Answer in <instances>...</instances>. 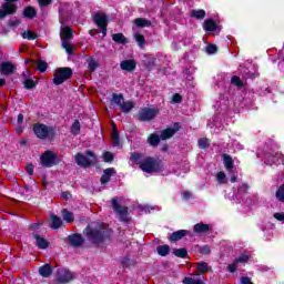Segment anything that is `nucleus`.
<instances>
[{
    "mask_svg": "<svg viewBox=\"0 0 284 284\" xmlns=\"http://www.w3.org/2000/svg\"><path fill=\"white\" fill-rule=\"evenodd\" d=\"M83 234L94 247H100L106 241H112V229L101 223H90Z\"/></svg>",
    "mask_w": 284,
    "mask_h": 284,
    "instance_id": "f257e3e1",
    "label": "nucleus"
},
{
    "mask_svg": "<svg viewBox=\"0 0 284 284\" xmlns=\"http://www.w3.org/2000/svg\"><path fill=\"white\" fill-rule=\"evenodd\" d=\"M141 153H131L130 161L133 163H136L139 165L140 170L142 172H145L146 174H154L159 172H163L165 170V166L163 164V161L161 159L146 156L144 160L141 161Z\"/></svg>",
    "mask_w": 284,
    "mask_h": 284,
    "instance_id": "f03ea898",
    "label": "nucleus"
},
{
    "mask_svg": "<svg viewBox=\"0 0 284 284\" xmlns=\"http://www.w3.org/2000/svg\"><path fill=\"white\" fill-rule=\"evenodd\" d=\"M32 132L34 136L41 141H45V139H54V136H57V128L48 126L41 122L33 124Z\"/></svg>",
    "mask_w": 284,
    "mask_h": 284,
    "instance_id": "7ed1b4c3",
    "label": "nucleus"
},
{
    "mask_svg": "<svg viewBox=\"0 0 284 284\" xmlns=\"http://www.w3.org/2000/svg\"><path fill=\"white\" fill-rule=\"evenodd\" d=\"M74 161L77 165L84 169L92 168L93 165H97V163H99L97 154L94 153V151L91 150H87L84 152V155L81 152L77 153Z\"/></svg>",
    "mask_w": 284,
    "mask_h": 284,
    "instance_id": "20e7f679",
    "label": "nucleus"
},
{
    "mask_svg": "<svg viewBox=\"0 0 284 284\" xmlns=\"http://www.w3.org/2000/svg\"><path fill=\"white\" fill-rule=\"evenodd\" d=\"M72 39H74V30H72V27H61V45L69 57L74 54V48H72L70 44Z\"/></svg>",
    "mask_w": 284,
    "mask_h": 284,
    "instance_id": "39448f33",
    "label": "nucleus"
},
{
    "mask_svg": "<svg viewBox=\"0 0 284 284\" xmlns=\"http://www.w3.org/2000/svg\"><path fill=\"white\" fill-rule=\"evenodd\" d=\"M72 68L70 67H61L55 70L53 74V84L54 85H63L65 81H69V79H72Z\"/></svg>",
    "mask_w": 284,
    "mask_h": 284,
    "instance_id": "423d86ee",
    "label": "nucleus"
},
{
    "mask_svg": "<svg viewBox=\"0 0 284 284\" xmlns=\"http://www.w3.org/2000/svg\"><path fill=\"white\" fill-rule=\"evenodd\" d=\"M156 116H159V109L148 106L140 109L136 114V119L138 121H140V123H148L150 121H154Z\"/></svg>",
    "mask_w": 284,
    "mask_h": 284,
    "instance_id": "0eeeda50",
    "label": "nucleus"
},
{
    "mask_svg": "<svg viewBox=\"0 0 284 284\" xmlns=\"http://www.w3.org/2000/svg\"><path fill=\"white\" fill-rule=\"evenodd\" d=\"M111 205L114 213L119 214L121 223H128L130 221L128 217V206H121V204H119V199L112 197Z\"/></svg>",
    "mask_w": 284,
    "mask_h": 284,
    "instance_id": "6e6552de",
    "label": "nucleus"
},
{
    "mask_svg": "<svg viewBox=\"0 0 284 284\" xmlns=\"http://www.w3.org/2000/svg\"><path fill=\"white\" fill-rule=\"evenodd\" d=\"M42 168H54L57 165V154L52 151H45L40 156Z\"/></svg>",
    "mask_w": 284,
    "mask_h": 284,
    "instance_id": "1a4fd4ad",
    "label": "nucleus"
},
{
    "mask_svg": "<svg viewBox=\"0 0 284 284\" xmlns=\"http://www.w3.org/2000/svg\"><path fill=\"white\" fill-rule=\"evenodd\" d=\"M65 243L70 245V247H82L83 243H85V239H83V235L81 233H73L71 235H68L65 239Z\"/></svg>",
    "mask_w": 284,
    "mask_h": 284,
    "instance_id": "9d476101",
    "label": "nucleus"
},
{
    "mask_svg": "<svg viewBox=\"0 0 284 284\" xmlns=\"http://www.w3.org/2000/svg\"><path fill=\"white\" fill-rule=\"evenodd\" d=\"M12 14H17V4L12 2H4L0 9V19H6V17H10Z\"/></svg>",
    "mask_w": 284,
    "mask_h": 284,
    "instance_id": "9b49d317",
    "label": "nucleus"
},
{
    "mask_svg": "<svg viewBox=\"0 0 284 284\" xmlns=\"http://www.w3.org/2000/svg\"><path fill=\"white\" fill-rule=\"evenodd\" d=\"M179 130H181V123L175 122L173 128H166L161 131L160 139H162V141H168V139H172V136H174Z\"/></svg>",
    "mask_w": 284,
    "mask_h": 284,
    "instance_id": "f8f14e48",
    "label": "nucleus"
},
{
    "mask_svg": "<svg viewBox=\"0 0 284 284\" xmlns=\"http://www.w3.org/2000/svg\"><path fill=\"white\" fill-rule=\"evenodd\" d=\"M55 281L58 284H67L74 281V275L69 270L58 271Z\"/></svg>",
    "mask_w": 284,
    "mask_h": 284,
    "instance_id": "ddd939ff",
    "label": "nucleus"
},
{
    "mask_svg": "<svg viewBox=\"0 0 284 284\" xmlns=\"http://www.w3.org/2000/svg\"><path fill=\"white\" fill-rule=\"evenodd\" d=\"M93 22L99 28H108V26L110 24V19L104 12H98L93 16Z\"/></svg>",
    "mask_w": 284,
    "mask_h": 284,
    "instance_id": "4468645a",
    "label": "nucleus"
},
{
    "mask_svg": "<svg viewBox=\"0 0 284 284\" xmlns=\"http://www.w3.org/2000/svg\"><path fill=\"white\" fill-rule=\"evenodd\" d=\"M114 174H116V170H114V168L105 169L100 179L101 185H108V182L111 181V179H112V176H114Z\"/></svg>",
    "mask_w": 284,
    "mask_h": 284,
    "instance_id": "2eb2a0df",
    "label": "nucleus"
},
{
    "mask_svg": "<svg viewBox=\"0 0 284 284\" xmlns=\"http://www.w3.org/2000/svg\"><path fill=\"white\" fill-rule=\"evenodd\" d=\"M33 239L36 240V245L38 250H48V247H50V241H48L45 237H42L39 234L33 233Z\"/></svg>",
    "mask_w": 284,
    "mask_h": 284,
    "instance_id": "dca6fc26",
    "label": "nucleus"
},
{
    "mask_svg": "<svg viewBox=\"0 0 284 284\" xmlns=\"http://www.w3.org/2000/svg\"><path fill=\"white\" fill-rule=\"evenodd\" d=\"M26 63H27V65H31V68H34V65L37 63V65H38L37 70L39 72H45V70H48V62H45L43 60L34 61V60L27 59Z\"/></svg>",
    "mask_w": 284,
    "mask_h": 284,
    "instance_id": "f3484780",
    "label": "nucleus"
},
{
    "mask_svg": "<svg viewBox=\"0 0 284 284\" xmlns=\"http://www.w3.org/2000/svg\"><path fill=\"white\" fill-rule=\"evenodd\" d=\"M187 234H190V231L187 230L175 231L169 236V241L171 243H176L178 241H181L184 236H187Z\"/></svg>",
    "mask_w": 284,
    "mask_h": 284,
    "instance_id": "a211bd4d",
    "label": "nucleus"
},
{
    "mask_svg": "<svg viewBox=\"0 0 284 284\" xmlns=\"http://www.w3.org/2000/svg\"><path fill=\"white\" fill-rule=\"evenodd\" d=\"M14 70H17V67L12 62H2L0 65V72L6 77L13 74Z\"/></svg>",
    "mask_w": 284,
    "mask_h": 284,
    "instance_id": "6ab92c4d",
    "label": "nucleus"
},
{
    "mask_svg": "<svg viewBox=\"0 0 284 284\" xmlns=\"http://www.w3.org/2000/svg\"><path fill=\"white\" fill-rule=\"evenodd\" d=\"M196 272L197 273L195 274V276H201V274H207V272H212V266H210L207 262H197Z\"/></svg>",
    "mask_w": 284,
    "mask_h": 284,
    "instance_id": "aec40b11",
    "label": "nucleus"
},
{
    "mask_svg": "<svg viewBox=\"0 0 284 284\" xmlns=\"http://www.w3.org/2000/svg\"><path fill=\"white\" fill-rule=\"evenodd\" d=\"M121 70H125L126 72H134L136 70V61L135 60H123L120 63Z\"/></svg>",
    "mask_w": 284,
    "mask_h": 284,
    "instance_id": "412c9836",
    "label": "nucleus"
},
{
    "mask_svg": "<svg viewBox=\"0 0 284 284\" xmlns=\"http://www.w3.org/2000/svg\"><path fill=\"white\" fill-rule=\"evenodd\" d=\"M112 128H113V132L111 135L112 145L113 148H119V145H121V138L119 135V129H116V123L113 122Z\"/></svg>",
    "mask_w": 284,
    "mask_h": 284,
    "instance_id": "4be33fe9",
    "label": "nucleus"
},
{
    "mask_svg": "<svg viewBox=\"0 0 284 284\" xmlns=\"http://www.w3.org/2000/svg\"><path fill=\"white\" fill-rule=\"evenodd\" d=\"M203 30H205V32H216L219 24L212 19H206L203 23Z\"/></svg>",
    "mask_w": 284,
    "mask_h": 284,
    "instance_id": "5701e85b",
    "label": "nucleus"
},
{
    "mask_svg": "<svg viewBox=\"0 0 284 284\" xmlns=\"http://www.w3.org/2000/svg\"><path fill=\"white\" fill-rule=\"evenodd\" d=\"M52 272H53V268L51 264H44L39 267V274L43 278H50V276H52Z\"/></svg>",
    "mask_w": 284,
    "mask_h": 284,
    "instance_id": "b1692460",
    "label": "nucleus"
},
{
    "mask_svg": "<svg viewBox=\"0 0 284 284\" xmlns=\"http://www.w3.org/2000/svg\"><path fill=\"white\" fill-rule=\"evenodd\" d=\"M223 163H224V168L226 170V172H233L234 170V160L231 158L230 154H223Z\"/></svg>",
    "mask_w": 284,
    "mask_h": 284,
    "instance_id": "393cba45",
    "label": "nucleus"
},
{
    "mask_svg": "<svg viewBox=\"0 0 284 284\" xmlns=\"http://www.w3.org/2000/svg\"><path fill=\"white\" fill-rule=\"evenodd\" d=\"M193 232H195V234H206V232H210V225L203 222L197 223L193 226Z\"/></svg>",
    "mask_w": 284,
    "mask_h": 284,
    "instance_id": "a878e982",
    "label": "nucleus"
},
{
    "mask_svg": "<svg viewBox=\"0 0 284 284\" xmlns=\"http://www.w3.org/2000/svg\"><path fill=\"white\" fill-rule=\"evenodd\" d=\"M24 19H34L37 17V9L32 6H28L22 11Z\"/></svg>",
    "mask_w": 284,
    "mask_h": 284,
    "instance_id": "bb28decb",
    "label": "nucleus"
},
{
    "mask_svg": "<svg viewBox=\"0 0 284 284\" xmlns=\"http://www.w3.org/2000/svg\"><path fill=\"white\" fill-rule=\"evenodd\" d=\"M112 41L114 43H119L120 45H128L129 41L128 38L123 33H113L112 36Z\"/></svg>",
    "mask_w": 284,
    "mask_h": 284,
    "instance_id": "cd10ccee",
    "label": "nucleus"
},
{
    "mask_svg": "<svg viewBox=\"0 0 284 284\" xmlns=\"http://www.w3.org/2000/svg\"><path fill=\"white\" fill-rule=\"evenodd\" d=\"M61 225H63V220H61L59 215L51 214V224H50L51 230H59Z\"/></svg>",
    "mask_w": 284,
    "mask_h": 284,
    "instance_id": "c85d7f7f",
    "label": "nucleus"
},
{
    "mask_svg": "<svg viewBox=\"0 0 284 284\" xmlns=\"http://www.w3.org/2000/svg\"><path fill=\"white\" fill-rule=\"evenodd\" d=\"M162 139L161 135L156 134V133H151L148 136V143L149 145H151L152 148H156V145H159V143H161Z\"/></svg>",
    "mask_w": 284,
    "mask_h": 284,
    "instance_id": "c756f323",
    "label": "nucleus"
},
{
    "mask_svg": "<svg viewBox=\"0 0 284 284\" xmlns=\"http://www.w3.org/2000/svg\"><path fill=\"white\" fill-rule=\"evenodd\" d=\"M134 24L136 26V28H150V26H152V21L145 18H136L134 20Z\"/></svg>",
    "mask_w": 284,
    "mask_h": 284,
    "instance_id": "7c9ffc66",
    "label": "nucleus"
},
{
    "mask_svg": "<svg viewBox=\"0 0 284 284\" xmlns=\"http://www.w3.org/2000/svg\"><path fill=\"white\" fill-rule=\"evenodd\" d=\"M135 265H136V262L130 258V256H124L121 258V267H123V270H128V267H132Z\"/></svg>",
    "mask_w": 284,
    "mask_h": 284,
    "instance_id": "2f4dec72",
    "label": "nucleus"
},
{
    "mask_svg": "<svg viewBox=\"0 0 284 284\" xmlns=\"http://www.w3.org/2000/svg\"><path fill=\"white\" fill-rule=\"evenodd\" d=\"M143 65L149 72L154 70V68H156V58H148L146 60H143Z\"/></svg>",
    "mask_w": 284,
    "mask_h": 284,
    "instance_id": "473e14b6",
    "label": "nucleus"
},
{
    "mask_svg": "<svg viewBox=\"0 0 284 284\" xmlns=\"http://www.w3.org/2000/svg\"><path fill=\"white\" fill-rule=\"evenodd\" d=\"M133 109H134V102L132 101H126L120 104V110L121 112H124V114L132 112Z\"/></svg>",
    "mask_w": 284,
    "mask_h": 284,
    "instance_id": "72a5a7b5",
    "label": "nucleus"
},
{
    "mask_svg": "<svg viewBox=\"0 0 284 284\" xmlns=\"http://www.w3.org/2000/svg\"><path fill=\"white\" fill-rule=\"evenodd\" d=\"M268 161H271L272 163H283L284 155L281 152H275V153L268 155Z\"/></svg>",
    "mask_w": 284,
    "mask_h": 284,
    "instance_id": "f704fd0d",
    "label": "nucleus"
},
{
    "mask_svg": "<svg viewBox=\"0 0 284 284\" xmlns=\"http://www.w3.org/2000/svg\"><path fill=\"white\" fill-rule=\"evenodd\" d=\"M62 219L67 223H74V213L68 211V209L62 210Z\"/></svg>",
    "mask_w": 284,
    "mask_h": 284,
    "instance_id": "c9c22d12",
    "label": "nucleus"
},
{
    "mask_svg": "<svg viewBox=\"0 0 284 284\" xmlns=\"http://www.w3.org/2000/svg\"><path fill=\"white\" fill-rule=\"evenodd\" d=\"M156 252L159 256H168L170 254V245L164 244V245H159L156 247Z\"/></svg>",
    "mask_w": 284,
    "mask_h": 284,
    "instance_id": "e433bc0d",
    "label": "nucleus"
},
{
    "mask_svg": "<svg viewBox=\"0 0 284 284\" xmlns=\"http://www.w3.org/2000/svg\"><path fill=\"white\" fill-rule=\"evenodd\" d=\"M191 17L193 19H205V17H207V13L203 9L192 10L191 11Z\"/></svg>",
    "mask_w": 284,
    "mask_h": 284,
    "instance_id": "4c0bfd02",
    "label": "nucleus"
},
{
    "mask_svg": "<svg viewBox=\"0 0 284 284\" xmlns=\"http://www.w3.org/2000/svg\"><path fill=\"white\" fill-rule=\"evenodd\" d=\"M173 255L176 256L178 258H185V256H187V248H173Z\"/></svg>",
    "mask_w": 284,
    "mask_h": 284,
    "instance_id": "58836bf2",
    "label": "nucleus"
},
{
    "mask_svg": "<svg viewBox=\"0 0 284 284\" xmlns=\"http://www.w3.org/2000/svg\"><path fill=\"white\" fill-rule=\"evenodd\" d=\"M71 134L74 136L81 134V122H79V120H74L73 124L71 125Z\"/></svg>",
    "mask_w": 284,
    "mask_h": 284,
    "instance_id": "ea45409f",
    "label": "nucleus"
},
{
    "mask_svg": "<svg viewBox=\"0 0 284 284\" xmlns=\"http://www.w3.org/2000/svg\"><path fill=\"white\" fill-rule=\"evenodd\" d=\"M87 62H88V70L90 72H97V68H99V62H97V60H94L93 58H89Z\"/></svg>",
    "mask_w": 284,
    "mask_h": 284,
    "instance_id": "a19ab883",
    "label": "nucleus"
},
{
    "mask_svg": "<svg viewBox=\"0 0 284 284\" xmlns=\"http://www.w3.org/2000/svg\"><path fill=\"white\" fill-rule=\"evenodd\" d=\"M183 284H205V282H203V280L201 278H194V277H184L182 281Z\"/></svg>",
    "mask_w": 284,
    "mask_h": 284,
    "instance_id": "79ce46f5",
    "label": "nucleus"
},
{
    "mask_svg": "<svg viewBox=\"0 0 284 284\" xmlns=\"http://www.w3.org/2000/svg\"><path fill=\"white\" fill-rule=\"evenodd\" d=\"M232 85H235V88H245V83H243V80L239 75H233L231 78Z\"/></svg>",
    "mask_w": 284,
    "mask_h": 284,
    "instance_id": "37998d69",
    "label": "nucleus"
},
{
    "mask_svg": "<svg viewBox=\"0 0 284 284\" xmlns=\"http://www.w3.org/2000/svg\"><path fill=\"white\" fill-rule=\"evenodd\" d=\"M134 39L139 48H145V36H143L142 33H135Z\"/></svg>",
    "mask_w": 284,
    "mask_h": 284,
    "instance_id": "c03bdc74",
    "label": "nucleus"
},
{
    "mask_svg": "<svg viewBox=\"0 0 284 284\" xmlns=\"http://www.w3.org/2000/svg\"><path fill=\"white\" fill-rule=\"evenodd\" d=\"M275 197L280 203H284V183L278 186L277 191L275 192Z\"/></svg>",
    "mask_w": 284,
    "mask_h": 284,
    "instance_id": "a18cd8bd",
    "label": "nucleus"
},
{
    "mask_svg": "<svg viewBox=\"0 0 284 284\" xmlns=\"http://www.w3.org/2000/svg\"><path fill=\"white\" fill-rule=\"evenodd\" d=\"M38 37H39V36H38L36 32L30 31V30L24 31V32L22 33V38H23V39H28V41H34L36 39H38Z\"/></svg>",
    "mask_w": 284,
    "mask_h": 284,
    "instance_id": "49530a36",
    "label": "nucleus"
},
{
    "mask_svg": "<svg viewBox=\"0 0 284 284\" xmlns=\"http://www.w3.org/2000/svg\"><path fill=\"white\" fill-rule=\"evenodd\" d=\"M200 150H207L210 148V140L207 138H201L197 141Z\"/></svg>",
    "mask_w": 284,
    "mask_h": 284,
    "instance_id": "de8ad7c7",
    "label": "nucleus"
},
{
    "mask_svg": "<svg viewBox=\"0 0 284 284\" xmlns=\"http://www.w3.org/2000/svg\"><path fill=\"white\" fill-rule=\"evenodd\" d=\"M247 261H250V255L247 254H241L237 258L234 260V262L239 265H245V263H247Z\"/></svg>",
    "mask_w": 284,
    "mask_h": 284,
    "instance_id": "09e8293b",
    "label": "nucleus"
},
{
    "mask_svg": "<svg viewBox=\"0 0 284 284\" xmlns=\"http://www.w3.org/2000/svg\"><path fill=\"white\" fill-rule=\"evenodd\" d=\"M23 85H24L26 90H34V88H37V82H34V80H32V79H27L23 82Z\"/></svg>",
    "mask_w": 284,
    "mask_h": 284,
    "instance_id": "8fccbe9b",
    "label": "nucleus"
},
{
    "mask_svg": "<svg viewBox=\"0 0 284 284\" xmlns=\"http://www.w3.org/2000/svg\"><path fill=\"white\" fill-rule=\"evenodd\" d=\"M112 101L115 103V105L121 106V104L124 101L123 94H121V93L120 94L113 93Z\"/></svg>",
    "mask_w": 284,
    "mask_h": 284,
    "instance_id": "3c124183",
    "label": "nucleus"
},
{
    "mask_svg": "<svg viewBox=\"0 0 284 284\" xmlns=\"http://www.w3.org/2000/svg\"><path fill=\"white\" fill-rule=\"evenodd\" d=\"M104 163H112L114 161V154L112 152L105 151L103 154Z\"/></svg>",
    "mask_w": 284,
    "mask_h": 284,
    "instance_id": "603ef678",
    "label": "nucleus"
},
{
    "mask_svg": "<svg viewBox=\"0 0 284 284\" xmlns=\"http://www.w3.org/2000/svg\"><path fill=\"white\" fill-rule=\"evenodd\" d=\"M199 252L200 254H204L205 256H207L212 253V248L210 247V245H203L199 247Z\"/></svg>",
    "mask_w": 284,
    "mask_h": 284,
    "instance_id": "864d4df0",
    "label": "nucleus"
},
{
    "mask_svg": "<svg viewBox=\"0 0 284 284\" xmlns=\"http://www.w3.org/2000/svg\"><path fill=\"white\" fill-rule=\"evenodd\" d=\"M217 51H219V48L216 47V44L206 45L207 54H216Z\"/></svg>",
    "mask_w": 284,
    "mask_h": 284,
    "instance_id": "5fc2aeb1",
    "label": "nucleus"
},
{
    "mask_svg": "<svg viewBox=\"0 0 284 284\" xmlns=\"http://www.w3.org/2000/svg\"><path fill=\"white\" fill-rule=\"evenodd\" d=\"M225 172L220 171L216 174V179H217V183H220V185H223V183H225Z\"/></svg>",
    "mask_w": 284,
    "mask_h": 284,
    "instance_id": "6e6d98bb",
    "label": "nucleus"
},
{
    "mask_svg": "<svg viewBox=\"0 0 284 284\" xmlns=\"http://www.w3.org/2000/svg\"><path fill=\"white\" fill-rule=\"evenodd\" d=\"M247 190H250V185H247V183H242L237 187V192H240V194H247Z\"/></svg>",
    "mask_w": 284,
    "mask_h": 284,
    "instance_id": "4d7b16f0",
    "label": "nucleus"
},
{
    "mask_svg": "<svg viewBox=\"0 0 284 284\" xmlns=\"http://www.w3.org/2000/svg\"><path fill=\"white\" fill-rule=\"evenodd\" d=\"M236 267H239V264H237L235 261H233L232 264H229V265H227L226 270H227V272H230L231 274H234V272H236Z\"/></svg>",
    "mask_w": 284,
    "mask_h": 284,
    "instance_id": "13d9d810",
    "label": "nucleus"
},
{
    "mask_svg": "<svg viewBox=\"0 0 284 284\" xmlns=\"http://www.w3.org/2000/svg\"><path fill=\"white\" fill-rule=\"evenodd\" d=\"M41 225H43V222L32 223L29 225V230L31 232H34L36 230H39V227H41Z\"/></svg>",
    "mask_w": 284,
    "mask_h": 284,
    "instance_id": "bf43d9fd",
    "label": "nucleus"
},
{
    "mask_svg": "<svg viewBox=\"0 0 284 284\" xmlns=\"http://www.w3.org/2000/svg\"><path fill=\"white\" fill-rule=\"evenodd\" d=\"M183 101V97L180 93L173 94L172 102L173 103H181Z\"/></svg>",
    "mask_w": 284,
    "mask_h": 284,
    "instance_id": "052dcab7",
    "label": "nucleus"
},
{
    "mask_svg": "<svg viewBox=\"0 0 284 284\" xmlns=\"http://www.w3.org/2000/svg\"><path fill=\"white\" fill-rule=\"evenodd\" d=\"M38 3L41 8H47V6H50V3H52V0H38Z\"/></svg>",
    "mask_w": 284,
    "mask_h": 284,
    "instance_id": "680f3d73",
    "label": "nucleus"
},
{
    "mask_svg": "<svg viewBox=\"0 0 284 284\" xmlns=\"http://www.w3.org/2000/svg\"><path fill=\"white\" fill-rule=\"evenodd\" d=\"M61 197L63 199V201H70V199H72V194L68 191H64L61 193Z\"/></svg>",
    "mask_w": 284,
    "mask_h": 284,
    "instance_id": "e2e57ef3",
    "label": "nucleus"
},
{
    "mask_svg": "<svg viewBox=\"0 0 284 284\" xmlns=\"http://www.w3.org/2000/svg\"><path fill=\"white\" fill-rule=\"evenodd\" d=\"M240 281L241 284H254L252 283V278H250L248 276H242Z\"/></svg>",
    "mask_w": 284,
    "mask_h": 284,
    "instance_id": "0e129e2a",
    "label": "nucleus"
},
{
    "mask_svg": "<svg viewBox=\"0 0 284 284\" xmlns=\"http://www.w3.org/2000/svg\"><path fill=\"white\" fill-rule=\"evenodd\" d=\"M21 24V20H11L9 22V28H17Z\"/></svg>",
    "mask_w": 284,
    "mask_h": 284,
    "instance_id": "69168bd1",
    "label": "nucleus"
},
{
    "mask_svg": "<svg viewBox=\"0 0 284 284\" xmlns=\"http://www.w3.org/2000/svg\"><path fill=\"white\" fill-rule=\"evenodd\" d=\"M27 174H29V176H32V174H34V164L27 165Z\"/></svg>",
    "mask_w": 284,
    "mask_h": 284,
    "instance_id": "338daca9",
    "label": "nucleus"
},
{
    "mask_svg": "<svg viewBox=\"0 0 284 284\" xmlns=\"http://www.w3.org/2000/svg\"><path fill=\"white\" fill-rule=\"evenodd\" d=\"M273 216L276 221H282L284 223V213H275Z\"/></svg>",
    "mask_w": 284,
    "mask_h": 284,
    "instance_id": "774afa93",
    "label": "nucleus"
}]
</instances>
